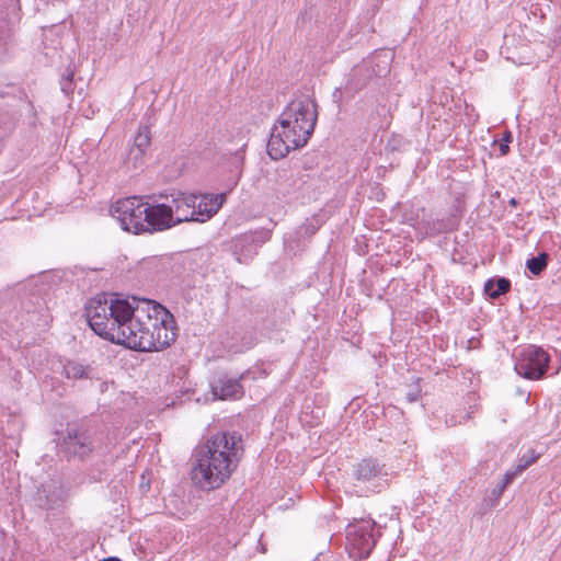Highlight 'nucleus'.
<instances>
[{"mask_svg":"<svg viewBox=\"0 0 561 561\" xmlns=\"http://www.w3.org/2000/svg\"><path fill=\"white\" fill-rule=\"evenodd\" d=\"M511 289V280L505 277H499L496 279H489L484 284V291L492 299H496L500 296L508 293Z\"/></svg>","mask_w":561,"mask_h":561,"instance_id":"obj_16","label":"nucleus"},{"mask_svg":"<svg viewBox=\"0 0 561 561\" xmlns=\"http://www.w3.org/2000/svg\"><path fill=\"white\" fill-rule=\"evenodd\" d=\"M196 199H198L197 195L182 191H172L169 195H165V203H169L175 226L182 222L196 221Z\"/></svg>","mask_w":561,"mask_h":561,"instance_id":"obj_8","label":"nucleus"},{"mask_svg":"<svg viewBox=\"0 0 561 561\" xmlns=\"http://www.w3.org/2000/svg\"><path fill=\"white\" fill-rule=\"evenodd\" d=\"M454 229V225L449 220L434 219L426 222V230L430 233L437 234L447 232Z\"/></svg>","mask_w":561,"mask_h":561,"instance_id":"obj_19","label":"nucleus"},{"mask_svg":"<svg viewBox=\"0 0 561 561\" xmlns=\"http://www.w3.org/2000/svg\"><path fill=\"white\" fill-rule=\"evenodd\" d=\"M150 142H151V135H150L149 127H147V126L139 127L138 133L135 136L133 146L146 151L149 148Z\"/></svg>","mask_w":561,"mask_h":561,"instance_id":"obj_20","label":"nucleus"},{"mask_svg":"<svg viewBox=\"0 0 561 561\" xmlns=\"http://www.w3.org/2000/svg\"><path fill=\"white\" fill-rule=\"evenodd\" d=\"M59 446L60 451L67 458H79L80 460L88 458L93 450V443L88 432L72 427L67 428Z\"/></svg>","mask_w":561,"mask_h":561,"instance_id":"obj_9","label":"nucleus"},{"mask_svg":"<svg viewBox=\"0 0 561 561\" xmlns=\"http://www.w3.org/2000/svg\"><path fill=\"white\" fill-rule=\"evenodd\" d=\"M317 119V103L313 99L301 95L291 100L271 130L266 146L268 156L278 160L290 150L304 147L314 130Z\"/></svg>","mask_w":561,"mask_h":561,"instance_id":"obj_3","label":"nucleus"},{"mask_svg":"<svg viewBox=\"0 0 561 561\" xmlns=\"http://www.w3.org/2000/svg\"><path fill=\"white\" fill-rule=\"evenodd\" d=\"M311 233L316 232V228H310Z\"/></svg>","mask_w":561,"mask_h":561,"instance_id":"obj_32","label":"nucleus"},{"mask_svg":"<svg viewBox=\"0 0 561 561\" xmlns=\"http://www.w3.org/2000/svg\"><path fill=\"white\" fill-rule=\"evenodd\" d=\"M145 232H159L175 227L169 203L148 204L146 207Z\"/></svg>","mask_w":561,"mask_h":561,"instance_id":"obj_12","label":"nucleus"},{"mask_svg":"<svg viewBox=\"0 0 561 561\" xmlns=\"http://www.w3.org/2000/svg\"><path fill=\"white\" fill-rule=\"evenodd\" d=\"M508 204H510L511 206L515 207V206L518 204V202H517L515 198H511V199L508 201Z\"/></svg>","mask_w":561,"mask_h":561,"instance_id":"obj_30","label":"nucleus"},{"mask_svg":"<svg viewBox=\"0 0 561 561\" xmlns=\"http://www.w3.org/2000/svg\"><path fill=\"white\" fill-rule=\"evenodd\" d=\"M513 140V135L511 131H506L504 133L502 139H501V144H500V153L501 156H505L510 152V146L508 144L512 142Z\"/></svg>","mask_w":561,"mask_h":561,"instance_id":"obj_26","label":"nucleus"},{"mask_svg":"<svg viewBox=\"0 0 561 561\" xmlns=\"http://www.w3.org/2000/svg\"><path fill=\"white\" fill-rule=\"evenodd\" d=\"M65 375L68 379H87L90 378V370L88 367L76 362H69L64 367Z\"/></svg>","mask_w":561,"mask_h":561,"instance_id":"obj_17","label":"nucleus"},{"mask_svg":"<svg viewBox=\"0 0 561 561\" xmlns=\"http://www.w3.org/2000/svg\"><path fill=\"white\" fill-rule=\"evenodd\" d=\"M514 356L516 358L514 369L519 376L530 380H538L546 375L550 356L543 348L527 345Z\"/></svg>","mask_w":561,"mask_h":561,"instance_id":"obj_7","label":"nucleus"},{"mask_svg":"<svg viewBox=\"0 0 561 561\" xmlns=\"http://www.w3.org/2000/svg\"><path fill=\"white\" fill-rule=\"evenodd\" d=\"M383 467L377 459L364 458L353 466L352 477L357 482L368 485L369 491L375 492L379 481L387 476Z\"/></svg>","mask_w":561,"mask_h":561,"instance_id":"obj_11","label":"nucleus"},{"mask_svg":"<svg viewBox=\"0 0 561 561\" xmlns=\"http://www.w3.org/2000/svg\"><path fill=\"white\" fill-rule=\"evenodd\" d=\"M311 233L316 232V228H310Z\"/></svg>","mask_w":561,"mask_h":561,"instance_id":"obj_33","label":"nucleus"},{"mask_svg":"<svg viewBox=\"0 0 561 561\" xmlns=\"http://www.w3.org/2000/svg\"><path fill=\"white\" fill-rule=\"evenodd\" d=\"M146 207L147 203L142 197L129 196L116 201L112 206V213L125 231L139 234L145 232Z\"/></svg>","mask_w":561,"mask_h":561,"instance_id":"obj_6","label":"nucleus"},{"mask_svg":"<svg viewBox=\"0 0 561 561\" xmlns=\"http://www.w3.org/2000/svg\"><path fill=\"white\" fill-rule=\"evenodd\" d=\"M85 316L99 336L130 350L161 351L175 340L170 313L149 299L101 294L88 301Z\"/></svg>","mask_w":561,"mask_h":561,"instance_id":"obj_1","label":"nucleus"},{"mask_svg":"<svg viewBox=\"0 0 561 561\" xmlns=\"http://www.w3.org/2000/svg\"><path fill=\"white\" fill-rule=\"evenodd\" d=\"M549 255L546 252L539 253L527 260L526 267L536 276L540 275L548 265Z\"/></svg>","mask_w":561,"mask_h":561,"instance_id":"obj_18","label":"nucleus"},{"mask_svg":"<svg viewBox=\"0 0 561 561\" xmlns=\"http://www.w3.org/2000/svg\"><path fill=\"white\" fill-rule=\"evenodd\" d=\"M342 96L343 91L341 90V88H336L333 92V99L339 102L342 99Z\"/></svg>","mask_w":561,"mask_h":561,"instance_id":"obj_28","label":"nucleus"},{"mask_svg":"<svg viewBox=\"0 0 561 561\" xmlns=\"http://www.w3.org/2000/svg\"><path fill=\"white\" fill-rule=\"evenodd\" d=\"M103 561H121V560H119V559H117V558H107V559H105V560H103Z\"/></svg>","mask_w":561,"mask_h":561,"instance_id":"obj_31","label":"nucleus"},{"mask_svg":"<svg viewBox=\"0 0 561 561\" xmlns=\"http://www.w3.org/2000/svg\"><path fill=\"white\" fill-rule=\"evenodd\" d=\"M243 448L238 433L219 432L194 450L193 482L205 490H215L226 483L241 460Z\"/></svg>","mask_w":561,"mask_h":561,"instance_id":"obj_2","label":"nucleus"},{"mask_svg":"<svg viewBox=\"0 0 561 561\" xmlns=\"http://www.w3.org/2000/svg\"><path fill=\"white\" fill-rule=\"evenodd\" d=\"M502 493L503 492H500V485H497L492 492L493 496H495L496 499L501 497Z\"/></svg>","mask_w":561,"mask_h":561,"instance_id":"obj_29","label":"nucleus"},{"mask_svg":"<svg viewBox=\"0 0 561 561\" xmlns=\"http://www.w3.org/2000/svg\"><path fill=\"white\" fill-rule=\"evenodd\" d=\"M145 152L142 149L131 146L127 153V162L131 163L135 169L138 168L142 162Z\"/></svg>","mask_w":561,"mask_h":561,"instance_id":"obj_22","label":"nucleus"},{"mask_svg":"<svg viewBox=\"0 0 561 561\" xmlns=\"http://www.w3.org/2000/svg\"><path fill=\"white\" fill-rule=\"evenodd\" d=\"M421 396V387H420V379H417L408 390L405 393V399L408 402L413 403L419 400Z\"/></svg>","mask_w":561,"mask_h":561,"instance_id":"obj_24","label":"nucleus"},{"mask_svg":"<svg viewBox=\"0 0 561 561\" xmlns=\"http://www.w3.org/2000/svg\"><path fill=\"white\" fill-rule=\"evenodd\" d=\"M72 80H73V72H70L67 75V77L62 78V80L60 82L61 90L66 94H68L69 92L72 91Z\"/></svg>","mask_w":561,"mask_h":561,"instance_id":"obj_27","label":"nucleus"},{"mask_svg":"<svg viewBox=\"0 0 561 561\" xmlns=\"http://www.w3.org/2000/svg\"><path fill=\"white\" fill-rule=\"evenodd\" d=\"M226 193L221 194H205L198 197L195 202L196 221L205 222L210 219L221 208L226 201Z\"/></svg>","mask_w":561,"mask_h":561,"instance_id":"obj_14","label":"nucleus"},{"mask_svg":"<svg viewBox=\"0 0 561 561\" xmlns=\"http://www.w3.org/2000/svg\"><path fill=\"white\" fill-rule=\"evenodd\" d=\"M472 417V412H468L465 415L450 414L445 419V423L447 426L454 427L465 423L467 420Z\"/></svg>","mask_w":561,"mask_h":561,"instance_id":"obj_23","label":"nucleus"},{"mask_svg":"<svg viewBox=\"0 0 561 561\" xmlns=\"http://www.w3.org/2000/svg\"><path fill=\"white\" fill-rule=\"evenodd\" d=\"M389 67V56L386 53L374 54L364 59L351 70L344 92L353 98L366 88L373 78L387 75Z\"/></svg>","mask_w":561,"mask_h":561,"instance_id":"obj_4","label":"nucleus"},{"mask_svg":"<svg viewBox=\"0 0 561 561\" xmlns=\"http://www.w3.org/2000/svg\"><path fill=\"white\" fill-rule=\"evenodd\" d=\"M540 455L536 454L534 449H528L519 459L515 467L517 472L523 473L529 466L535 463L539 459Z\"/></svg>","mask_w":561,"mask_h":561,"instance_id":"obj_21","label":"nucleus"},{"mask_svg":"<svg viewBox=\"0 0 561 561\" xmlns=\"http://www.w3.org/2000/svg\"><path fill=\"white\" fill-rule=\"evenodd\" d=\"M66 501V493L56 483H45L38 489V503L45 510L59 507Z\"/></svg>","mask_w":561,"mask_h":561,"instance_id":"obj_15","label":"nucleus"},{"mask_svg":"<svg viewBox=\"0 0 561 561\" xmlns=\"http://www.w3.org/2000/svg\"><path fill=\"white\" fill-rule=\"evenodd\" d=\"M519 474H522L520 472H517V469L514 468L513 470L511 471H507L504 476H503V481L502 483L500 484V492H504V490L514 481V479L516 477H518Z\"/></svg>","mask_w":561,"mask_h":561,"instance_id":"obj_25","label":"nucleus"},{"mask_svg":"<svg viewBox=\"0 0 561 561\" xmlns=\"http://www.w3.org/2000/svg\"><path fill=\"white\" fill-rule=\"evenodd\" d=\"M270 239V232L257 230L243 233L232 241L231 250L239 263H248L257 253V249Z\"/></svg>","mask_w":561,"mask_h":561,"instance_id":"obj_10","label":"nucleus"},{"mask_svg":"<svg viewBox=\"0 0 561 561\" xmlns=\"http://www.w3.org/2000/svg\"><path fill=\"white\" fill-rule=\"evenodd\" d=\"M211 392L219 400L240 399L244 391L240 378L230 377L226 374L218 375L210 382Z\"/></svg>","mask_w":561,"mask_h":561,"instance_id":"obj_13","label":"nucleus"},{"mask_svg":"<svg viewBox=\"0 0 561 561\" xmlns=\"http://www.w3.org/2000/svg\"><path fill=\"white\" fill-rule=\"evenodd\" d=\"M380 536L377 524L371 518H359L346 527L347 545L354 558L367 559Z\"/></svg>","mask_w":561,"mask_h":561,"instance_id":"obj_5","label":"nucleus"}]
</instances>
